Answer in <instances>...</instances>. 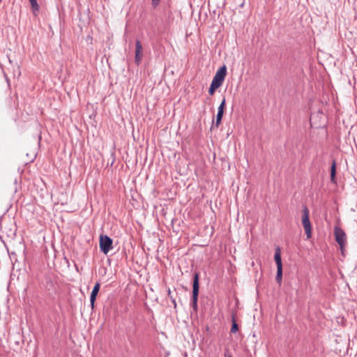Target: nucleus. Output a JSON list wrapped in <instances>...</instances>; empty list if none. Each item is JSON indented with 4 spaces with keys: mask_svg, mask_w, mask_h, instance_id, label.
<instances>
[{
    "mask_svg": "<svg viewBox=\"0 0 357 357\" xmlns=\"http://www.w3.org/2000/svg\"><path fill=\"white\" fill-rule=\"evenodd\" d=\"M227 75V67L222 66L216 72L211 84L219 88L223 83Z\"/></svg>",
    "mask_w": 357,
    "mask_h": 357,
    "instance_id": "7ed1b4c3",
    "label": "nucleus"
},
{
    "mask_svg": "<svg viewBox=\"0 0 357 357\" xmlns=\"http://www.w3.org/2000/svg\"><path fill=\"white\" fill-rule=\"evenodd\" d=\"M143 58V47L139 40L135 43V62L137 65H139Z\"/></svg>",
    "mask_w": 357,
    "mask_h": 357,
    "instance_id": "423d86ee",
    "label": "nucleus"
},
{
    "mask_svg": "<svg viewBox=\"0 0 357 357\" xmlns=\"http://www.w3.org/2000/svg\"><path fill=\"white\" fill-rule=\"evenodd\" d=\"M335 174H336V162L335 160L333 161L331 167V181L335 183Z\"/></svg>",
    "mask_w": 357,
    "mask_h": 357,
    "instance_id": "1a4fd4ad",
    "label": "nucleus"
},
{
    "mask_svg": "<svg viewBox=\"0 0 357 357\" xmlns=\"http://www.w3.org/2000/svg\"><path fill=\"white\" fill-rule=\"evenodd\" d=\"M334 236L336 242L340 245L342 254L344 255L345 246L347 245L346 233L340 227L335 226L334 228Z\"/></svg>",
    "mask_w": 357,
    "mask_h": 357,
    "instance_id": "f257e3e1",
    "label": "nucleus"
},
{
    "mask_svg": "<svg viewBox=\"0 0 357 357\" xmlns=\"http://www.w3.org/2000/svg\"><path fill=\"white\" fill-rule=\"evenodd\" d=\"M113 241L107 235H100L99 245L100 250L107 255L113 248Z\"/></svg>",
    "mask_w": 357,
    "mask_h": 357,
    "instance_id": "20e7f679",
    "label": "nucleus"
},
{
    "mask_svg": "<svg viewBox=\"0 0 357 357\" xmlns=\"http://www.w3.org/2000/svg\"><path fill=\"white\" fill-rule=\"evenodd\" d=\"M301 221L307 238L310 239L312 237V225L310 221L309 210L306 206H305L302 210Z\"/></svg>",
    "mask_w": 357,
    "mask_h": 357,
    "instance_id": "f03ea898",
    "label": "nucleus"
},
{
    "mask_svg": "<svg viewBox=\"0 0 357 357\" xmlns=\"http://www.w3.org/2000/svg\"><path fill=\"white\" fill-rule=\"evenodd\" d=\"M223 114H224V112H218L215 121L213 122V124L216 128H218L220 126V125L221 124Z\"/></svg>",
    "mask_w": 357,
    "mask_h": 357,
    "instance_id": "f8f14e48",
    "label": "nucleus"
},
{
    "mask_svg": "<svg viewBox=\"0 0 357 357\" xmlns=\"http://www.w3.org/2000/svg\"><path fill=\"white\" fill-rule=\"evenodd\" d=\"M276 281L280 284L282 279V266L277 267Z\"/></svg>",
    "mask_w": 357,
    "mask_h": 357,
    "instance_id": "9b49d317",
    "label": "nucleus"
},
{
    "mask_svg": "<svg viewBox=\"0 0 357 357\" xmlns=\"http://www.w3.org/2000/svg\"><path fill=\"white\" fill-rule=\"evenodd\" d=\"M238 324L234 320L231 328V332L233 333H235L238 331Z\"/></svg>",
    "mask_w": 357,
    "mask_h": 357,
    "instance_id": "4468645a",
    "label": "nucleus"
},
{
    "mask_svg": "<svg viewBox=\"0 0 357 357\" xmlns=\"http://www.w3.org/2000/svg\"><path fill=\"white\" fill-rule=\"evenodd\" d=\"M225 103H226V100H225V98H224L222 102L220 103V105H219V107L218 108V112H224L225 107Z\"/></svg>",
    "mask_w": 357,
    "mask_h": 357,
    "instance_id": "ddd939ff",
    "label": "nucleus"
},
{
    "mask_svg": "<svg viewBox=\"0 0 357 357\" xmlns=\"http://www.w3.org/2000/svg\"><path fill=\"white\" fill-rule=\"evenodd\" d=\"M228 357H232L231 356H229Z\"/></svg>",
    "mask_w": 357,
    "mask_h": 357,
    "instance_id": "a211bd4d",
    "label": "nucleus"
},
{
    "mask_svg": "<svg viewBox=\"0 0 357 357\" xmlns=\"http://www.w3.org/2000/svg\"><path fill=\"white\" fill-rule=\"evenodd\" d=\"M274 259H275L277 267L282 266V259H281V251L279 248H277L275 249Z\"/></svg>",
    "mask_w": 357,
    "mask_h": 357,
    "instance_id": "6e6552de",
    "label": "nucleus"
},
{
    "mask_svg": "<svg viewBox=\"0 0 357 357\" xmlns=\"http://www.w3.org/2000/svg\"><path fill=\"white\" fill-rule=\"evenodd\" d=\"M168 296L172 300L173 303H174V306L176 307L175 300L172 299V292H171V290L169 289H168Z\"/></svg>",
    "mask_w": 357,
    "mask_h": 357,
    "instance_id": "dca6fc26",
    "label": "nucleus"
},
{
    "mask_svg": "<svg viewBox=\"0 0 357 357\" xmlns=\"http://www.w3.org/2000/svg\"><path fill=\"white\" fill-rule=\"evenodd\" d=\"M218 89V87L211 84L210 86V88H209V90H208V93L211 96H213L215 93V91Z\"/></svg>",
    "mask_w": 357,
    "mask_h": 357,
    "instance_id": "2eb2a0df",
    "label": "nucleus"
},
{
    "mask_svg": "<svg viewBox=\"0 0 357 357\" xmlns=\"http://www.w3.org/2000/svg\"><path fill=\"white\" fill-rule=\"evenodd\" d=\"M100 284L99 282H96L95 286L93 287V289L92 290V292L91 294V296H90V302H91V307L93 308L94 307V303L96 301V296L98 294V291L100 290Z\"/></svg>",
    "mask_w": 357,
    "mask_h": 357,
    "instance_id": "0eeeda50",
    "label": "nucleus"
},
{
    "mask_svg": "<svg viewBox=\"0 0 357 357\" xmlns=\"http://www.w3.org/2000/svg\"><path fill=\"white\" fill-rule=\"evenodd\" d=\"M199 294V275L195 273L193 278L192 284V303L194 307H197V303Z\"/></svg>",
    "mask_w": 357,
    "mask_h": 357,
    "instance_id": "39448f33",
    "label": "nucleus"
},
{
    "mask_svg": "<svg viewBox=\"0 0 357 357\" xmlns=\"http://www.w3.org/2000/svg\"><path fill=\"white\" fill-rule=\"evenodd\" d=\"M29 1L31 3V8L33 10V14L35 16H36L38 15V10H39V5L36 0H29Z\"/></svg>",
    "mask_w": 357,
    "mask_h": 357,
    "instance_id": "9d476101",
    "label": "nucleus"
},
{
    "mask_svg": "<svg viewBox=\"0 0 357 357\" xmlns=\"http://www.w3.org/2000/svg\"><path fill=\"white\" fill-rule=\"evenodd\" d=\"M160 0H152V3L153 5V6H156L158 5L159 2H160Z\"/></svg>",
    "mask_w": 357,
    "mask_h": 357,
    "instance_id": "f3484780",
    "label": "nucleus"
}]
</instances>
